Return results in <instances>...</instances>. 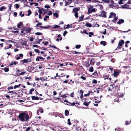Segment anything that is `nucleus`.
Returning a JSON list of instances; mask_svg holds the SVG:
<instances>
[{"label": "nucleus", "mask_w": 131, "mask_h": 131, "mask_svg": "<svg viewBox=\"0 0 131 131\" xmlns=\"http://www.w3.org/2000/svg\"><path fill=\"white\" fill-rule=\"evenodd\" d=\"M18 117L19 120L22 122L28 121L30 118L27 114L24 113H20Z\"/></svg>", "instance_id": "1"}, {"label": "nucleus", "mask_w": 131, "mask_h": 131, "mask_svg": "<svg viewBox=\"0 0 131 131\" xmlns=\"http://www.w3.org/2000/svg\"><path fill=\"white\" fill-rule=\"evenodd\" d=\"M124 43V41H119L117 47L116 49V50H118L122 48V45Z\"/></svg>", "instance_id": "2"}, {"label": "nucleus", "mask_w": 131, "mask_h": 131, "mask_svg": "<svg viewBox=\"0 0 131 131\" xmlns=\"http://www.w3.org/2000/svg\"><path fill=\"white\" fill-rule=\"evenodd\" d=\"M121 71L118 70L116 71L115 70L114 71V73H113V76L114 77H117L119 74L121 72Z\"/></svg>", "instance_id": "3"}, {"label": "nucleus", "mask_w": 131, "mask_h": 131, "mask_svg": "<svg viewBox=\"0 0 131 131\" xmlns=\"http://www.w3.org/2000/svg\"><path fill=\"white\" fill-rule=\"evenodd\" d=\"M106 13L103 10L102 12H101V15L99 16L102 17L104 18L106 17Z\"/></svg>", "instance_id": "4"}, {"label": "nucleus", "mask_w": 131, "mask_h": 131, "mask_svg": "<svg viewBox=\"0 0 131 131\" xmlns=\"http://www.w3.org/2000/svg\"><path fill=\"white\" fill-rule=\"evenodd\" d=\"M70 82H69L68 83L69 84H70L72 86H73L74 85L75 83H77V82L76 81L74 80H72V79L70 80Z\"/></svg>", "instance_id": "5"}, {"label": "nucleus", "mask_w": 131, "mask_h": 131, "mask_svg": "<svg viewBox=\"0 0 131 131\" xmlns=\"http://www.w3.org/2000/svg\"><path fill=\"white\" fill-rule=\"evenodd\" d=\"M95 12V8H93L92 9H91L90 8H89L88 9V12L87 14L88 15H89L91 13Z\"/></svg>", "instance_id": "6"}, {"label": "nucleus", "mask_w": 131, "mask_h": 131, "mask_svg": "<svg viewBox=\"0 0 131 131\" xmlns=\"http://www.w3.org/2000/svg\"><path fill=\"white\" fill-rule=\"evenodd\" d=\"M118 96L115 99H114V101L115 102H119V97H123V94H121L120 95H118Z\"/></svg>", "instance_id": "7"}, {"label": "nucleus", "mask_w": 131, "mask_h": 131, "mask_svg": "<svg viewBox=\"0 0 131 131\" xmlns=\"http://www.w3.org/2000/svg\"><path fill=\"white\" fill-rule=\"evenodd\" d=\"M40 79L42 82H43L45 81H48L49 80L47 78L45 77H40Z\"/></svg>", "instance_id": "8"}, {"label": "nucleus", "mask_w": 131, "mask_h": 131, "mask_svg": "<svg viewBox=\"0 0 131 131\" xmlns=\"http://www.w3.org/2000/svg\"><path fill=\"white\" fill-rule=\"evenodd\" d=\"M29 62V59H24L23 60H21L20 61V63L24 64V63H27Z\"/></svg>", "instance_id": "9"}, {"label": "nucleus", "mask_w": 131, "mask_h": 131, "mask_svg": "<svg viewBox=\"0 0 131 131\" xmlns=\"http://www.w3.org/2000/svg\"><path fill=\"white\" fill-rule=\"evenodd\" d=\"M121 6L122 7L121 8H125L129 9V6L127 4H125L124 5H121Z\"/></svg>", "instance_id": "10"}, {"label": "nucleus", "mask_w": 131, "mask_h": 131, "mask_svg": "<svg viewBox=\"0 0 131 131\" xmlns=\"http://www.w3.org/2000/svg\"><path fill=\"white\" fill-rule=\"evenodd\" d=\"M91 103V101H85L83 103V105L86 106H88L89 104Z\"/></svg>", "instance_id": "11"}, {"label": "nucleus", "mask_w": 131, "mask_h": 131, "mask_svg": "<svg viewBox=\"0 0 131 131\" xmlns=\"http://www.w3.org/2000/svg\"><path fill=\"white\" fill-rule=\"evenodd\" d=\"M20 43L21 45L23 46V45H25L26 46H27V47L28 46V45H27V41H21V42H20Z\"/></svg>", "instance_id": "12"}, {"label": "nucleus", "mask_w": 131, "mask_h": 131, "mask_svg": "<svg viewBox=\"0 0 131 131\" xmlns=\"http://www.w3.org/2000/svg\"><path fill=\"white\" fill-rule=\"evenodd\" d=\"M124 20L122 19H121L120 20H119V21L117 22V23L118 24H121L122 23H124Z\"/></svg>", "instance_id": "13"}, {"label": "nucleus", "mask_w": 131, "mask_h": 131, "mask_svg": "<svg viewBox=\"0 0 131 131\" xmlns=\"http://www.w3.org/2000/svg\"><path fill=\"white\" fill-rule=\"evenodd\" d=\"M31 98L32 100H39V98L37 96H32Z\"/></svg>", "instance_id": "14"}, {"label": "nucleus", "mask_w": 131, "mask_h": 131, "mask_svg": "<svg viewBox=\"0 0 131 131\" xmlns=\"http://www.w3.org/2000/svg\"><path fill=\"white\" fill-rule=\"evenodd\" d=\"M100 44L101 45H102L103 46H105L107 44V43L106 41H100Z\"/></svg>", "instance_id": "15"}, {"label": "nucleus", "mask_w": 131, "mask_h": 131, "mask_svg": "<svg viewBox=\"0 0 131 131\" xmlns=\"http://www.w3.org/2000/svg\"><path fill=\"white\" fill-rule=\"evenodd\" d=\"M80 8H74L73 10V11L74 13H77V12H78Z\"/></svg>", "instance_id": "16"}, {"label": "nucleus", "mask_w": 131, "mask_h": 131, "mask_svg": "<svg viewBox=\"0 0 131 131\" xmlns=\"http://www.w3.org/2000/svg\"><path fill=\"white\" fill-rule=\"evenodd\" d=\"M85 25L86 26L88 27H92V26L91 24L90 23H86Z\"/></svg>", "instance_id": "17"}, {"label": "nucleus", "mask_w": 131, "mask_h": 131, "mask_svg": "<svg viewBox=\"0 0 131 131\" xmlns=\"http://www.w3.org/2000/svg\"><path fill=\"white\" fill-rule=\"evenodd\" d=\"M69 114V111L67 110H66L65 111L64 114L66 116H68Z\"/></svg>", "instance_id": "18"}, {"label": "nucleus", "mask_w": 131, "mask_h": 131, "mask_svg": "<svg viewBox=\"0 0 131 131\" xmlns=\"http://www.w3.org/2000/svg\"><path fill=\"white\" fill-rule=\"evenodd\" d=\"M91 63L89 62V61H88V62L86 63L85 64V66L86 68L90 66Z\"/></svg>", "instance_id": "19"}, {"label": "nucleus", "mask_w": 131, "mask_h": 131, "mask_svg": "<svg viewBox=\"0 0 131 131\" xmlns=\"http://www.w3.org/2000/svg\"><path fill=\"white\" fill-rule=\"evenodd\" d=\"M114 86L115 88V89L116 90H120V89H119L120 85H115Z\"/></svg>", "instance_id": "20"}, {"label": "nucleus", "mask_w": 131, "mask_h": 131, "mask_svg": "<svg viewBox=\"0 0 131 131\" xmlns=\"http://www.w3.org/2000/svg\"><path fill=\"white\" fill-rule=\"evenodd\" d=\"M50 27L49 25H48L47 26H40L39 27L41 28H43L45 29H48L49 27Z\"/></svg>", "instance_id": "21"}, {"label": "nucleus", "mask_w": 131, "mask_h": 131, "mask_svg": "<svg viewBox=\"0 0 131 131\" xmlns=\"http://www.w3.org/2000/svg\"><path fill=\"white\" fill-rule=\"evenodd\" d=\"M8 45L9 46V47H7L5 46L4 47V49H5V50H6L7 49H8L9 48H11L12 47V45L11 44H9V45Z\"/></svg>", "instance_id": "22"}, {"label": "nucleus", "mask_w": 131, "mask_h": 131, "mask_svg": "<svg viewBox=\"0 0 131 131\" xmlns=\"http://www.w3.org/2000/svg\"><path fill=\"white\" fill-rule=\"evenodd\" d=\"M71 53H72L73 54H78V53H80V52H77L75 51H71L70 52Z\"/></svg>", "instance_id": "23"}, {"label": "nucleus", "mask_w": 131, "mask_h": 131, "mask_svg": "<svg viewBox=\"0 0 131 131\" xmlns=\"http://www.w3.org/2000/svg\"><path fill=\"white\" fill-rule=\"evenodd\" d=\"M109 77V74H108L107 75L105 74L103 75V77L104 78V79H107Z\"/></svg>", "instance_id": "24"}, {"label": "nucleus", "mask_w": 131, "mask_h": 131, "mask_svg": "<svg viewBox=\"0 0 131 131\" xmlns=\"http://www.w3.org/2000/svg\"><path fill=\"white\" fill-rule=\"evenodd\" d=\"M93 68L92 66L90 67L89 70V71L91 72H93Z\"/></svg>", "instance_id": "25"}, {"label": "nucleus", "mask_w": 131, "mask_h": 131, "mask_svg": "<svg viewBox=\"0 0 131 131\" xmlns=\"http://www.w3.org/2000/svg\"><path fill=\"white\" fill-rule=\"evenodd\" d=\"M77 129L79 131H84V129L82 128H81L80 127H78L77 128L76 127Z\"/></svg>", "instance_id": "26"}, {"label": "nucleus", "mask_w": 131, "mask_h": 131, "mask_svg": "<svg viewBox=\"0 0 131 131\" xmlns=\"http://www.w3.org/2000/svg\"><path fill=\"white\" fill-rule=\"evenodd\" d=\"M5 72H7L9 71V69L8 68L5 67L3 68Z\"/></svg>", "instance_id": "27"}, {"label": "nucleus", "mask_w": 131, "mask_h": 131, "mask_svg": "<svg viewBox=\"0 0 131 131\" xmlns=\"http://www.w3.org/2000/svg\"><path fill=\"white\" fill-rule=\"evenodd\" d=\"M49 18V16L48 15H46L43 18L44 21H46L47 20V18Z\"/></svg>", "instance_id": "28"}, {"label": "nucleus", "mask_w": 131, "mask_h": 131, "mask_svg": "<svg viewBox=\"0 0 131 131\" xmlns=\"http://www.w3.org/2000/svg\"><path fill=\"white\" fill-rule=\"evenodd\" d=\"M67 26V27H66V28H64L65 29L69 28L70 27L72 28V25H69V24H68Z\"/></svg>", "instance_id": "29"}, {"label": "nucleus", "mask_w": 131, "mask_h": 131, "mask_svg": "<svg viewBox=\"0 0 131 131\" xmlns=\"http://www.w3.org/2000/svg\"><path fill=\"white\" fill-rule=\"evenodd\" d=\"M43 8H42L41 9H39L38 10V12L40 14H42V10H43Z\"/></svg>", "instance_id": "30"}, {"label": "nucleus", "mask_w": 131, "mask_h": 131, "mask_svg": "<svg viewBox=\"0 0 131 131\" xmlns=\"http://www.w3.org/2000/svg\"><path fill=\"white\" fill-rule=\"evenodd\" d=\"M52 28H60V26L57 25H55Z\"/></svg>", "instance_id": "31"}, {"label": "nucleus", "mask_w": 131, "mask_h": 131, "mask_svg": "<svg viewBox=\"0 0 131 131\" xmlns=\"http://www.w3.org/2000/svg\"><path fill=\"white\" fill-rule=\"evenodd\" d=\"M31 127L30 126L29 127L27 128L25 131H32L31 129Z\"/></svg>", "instance_id": "32"}, {"label": "nucleus", "mask_w": 131, "mask_h": 131, "mask_svg": "<svg viewBox=\"0 0 131 131\" xmlns=\"http://www.w3.org/2000/svg\"><path fill=\"white\" fill-rule=\"evenodd\" d=\"M6 7L4 6H3L1 7L0 8V10L1 11H2L4 9H6Z\"/></svg>", "instance_id": "33"}, {"label": "nucleus", "mask_w": 131, "mask_h": 131, "mask_svg": "<svg viewBox=\"0 0 131 131\" xmlns=\"http://www.w3.org/2000/svg\"><path fill=\"white\" fill-rule=\"evenodd\" d=\"M84 17V15L81 16L80 17H79V21H82Z\"/></svg>", "instance_id": "34"}, {"label": "nucleus", "mask_w": 131, "mask_h": 131, "mask_svg": "<svg viewBox=\"0 0 131 131\" xmlns=\"http://www.w3.org/2000/svg\"><path fill=\"white\" fill-rule=\"evenodd\" d=\"M89 36L90 37H91L92 35H94L93 33L92 32H89Z\"/></svg>", "instance_id": "35"}, {"label": "nucleus", "mask_w": 131, "mask_h": 131, "mask_svg": "<svg viewBox=\"0 0 131 131\" xmlns=\"http://www.w3.org/2000/svg\"><path fill=\"white\" fill-rule=\"evenodd\" d=\"M34 89L33 88H32L29 91V94H32V92H33L34 91Z\"/></svg>", "instance_id": "36"}, {"label": "nucleus", "mask_w": 131, "mask_h": 131, "mask_svg": "<svg viewBox=\"0 0 131 131\" xmlns=\"http://www.w3.org/2000/svg\"><path fill=\"white\" fill-rule=\"evenodd\" d=\"M22 25V23L21 22H20L19 23V24H18L17 25V27L18 28H20V26H21Z\"/></svg>", "instance_id": "37"}, {"label": "nucleus", "mask_w": 131, "mask_h": 131, "mask_svg": "<svg viewBox=\"0 0 131 131\" xmlns=\"http://www.w3.org/2000/svg\"><path fill=\"white\" fill-rule=\"evenodd\" d=\"M53 15L54 16H55L56 18H58V13H55L53 14Z\"/></svg>", "instance_id": "38"}, {"label": "nucleus", "mask_w": 131, "mask_h": 131, "mask_svg": "<svg viewBox=\"0 0 131 131\" xmlns=\"http://www.w3.org/2000/svg\"><path fill=\"white\" fill-rule=\"evenodd\" d=\"M93 75H94L95 76H97L98 75V73L96 70L92 74Z\"/></svg>", "instance_id": "39"}, {"label": "nucleus", "mask_w": 131, "mask_h": 131, "mask_svg": "<svg viewBox=\"0 0 131 131\" xmlns=\"http://www.w3.org/2000/svg\"><path fill=\"white\" fill-rule=\"evenodd\" d=\"M97 83V81L95 79H93L92 81V83L93 84H96Z\"/></svg>", "instance_id": "40"}, {"label": "nucleus", "mask_w": 131, "mask_h": 131, "mask_svg": "<svg viewBox=\"0 0 131 131\" xmlns=\"http://www.w3.org/2000/svg\"><path fill=\"white\" fill-rule=\"evenodd\" d=\"M20 85H21V84H20L19 85H15L14 86V89H15L16 88H19L20 87Z\"/></svg>", "instance_id": "41"}, {"label": "nucleus", "mask_w": 131, "mask_h": 131, "mask_svg": "<svg viewBox=\"0 0 131 131\" xmlns=\"http://www.w3.org/2000/svg\"><path fill=\"white\" fill-rule=\"evenodd\" d=\"M81 47V45H76L75 46V48L77 49H79Z\"/></svg>", "instance_id": "42"}, {"label": "nucleus", "mask_w": 131, "mask_h": 131, "mask_svg": "<svg viewBox=\"0 0 131 131\" xmlns=\"http://www.w3.org/2000/svg\"><path fill=\"white\" fill-rule=\"evenodd\" d=\"M117 19H118V17H115V18L114 19H113L112 20V21L113 23H115V21Z\"/></svg>", "instance_id": "43"}, {"label": "nucleus", "mask_w": 131, "mask_h": 131, "mask_svg": "<svg viewBox=\"0 0 131 131\" xmlns=\"http://www.w3.org/2000/svg\"><path fill=\"white\" fill-rule=\"evenodd\" d=\"M118 6V5L116 4H115V5H114V4H110L109 5V6L110 7L112 6V7H114L115 6Z\"/></svg>", "instance_id": "44"}, {"label": "nucleus", "mask_w": 131, "mask_h": 131, "mask_svg": "<svg viewBox=\"0 0 131 131\" xmlns=\"http://www.w3.org/2000/svg\"><path fill=\"white\" fill-rule=\"evenodd\" d=\"M12 4H10L8 5V7H9V8L8 9L10 11V10H11V7H12Z\"/></svg>", "instance_id": "45"}, {"label": "nucleus", "mask_w": 131, "mask_h": 131, "mask_svg": "<svg viewBox=\"0 0 131 131\" xmlns=\"http://www.w3.org/2000/svg\"><path fill=\"white\" fill-rule=\"evenodd\" d=\"M28 13L27 15L28 16H29L31 13V12L30 9H29L28 12Z\"/></svg>", "instance_id": "46"}, {"label": "nucleus", "mask_w": 131, "mask_h": 131, "mask_svg": "<svg viewBox=\"0 0 131 131\" xmlns=\"http://www.w3.org/2000/svg\"><path fill=\"white\" fill-rule=\"evenodd\" d=\"M68 124L69 125H71V124L70 121V119L69 118L68 119Z\"/></svg>", "instance_id": "47"}, {"label": "nucleus", "mask_w": 131, "mask_h": 131, "mask_svg": "<svg viewBox=\"0 0 131 131\" xmlns=\"http://www.w3.org/2000/svg\"><path fill=\"white\" fill-rule=\"evenodd\" d=\"M131 121H126L125 122L126 123V125H127L129 124H130L131 123Z\"/></svg>", "instance_id": "48"}, {"label": "nucleus", "mask_w": 131, "mask_h": 131, "mask_svg": "<svg viewBox=\"0 0 131 131\" xmlns=\"http://www.w3.org/2000/svg\"><path fill=\"white\" fill-rule=\"evenodd\" d=\"M69 105H71L72 106H74L75 105V103H70L69 102Z\"/></svg>", "instance_id": "49"}, {"label": "nucleus", "mask_w": 131, "mask_h": 131, "mask_svg": "<svg viewBox=\"0 0 131 131\" xmlns=\"http://www.w3.org/2000/svg\"><path fill=\"white\" fill-rule=\"evenodd\" d=\"M34 51L37 53H39L40 52V51L39 50L36 49H35Z\"/></svg>", "instance_id": "50"}, {"label": "nucleus", "mask_w": 131, "mask_h": 131, "mask_svg": "<svg viewBox=\"0 0 131 131\" xmlns=\"http://www.w3.org/2000/svg\"><path fill=\"white\" fill-rule=\"evenodd\" d=\"M102 1L106 3H108L109 2V0H102Z\"/></svg>", "instance_id": "51"}, {"label": "nucleus", "mask_w": 131, "mask_h": 131, "mask_svg": "<svg viewBox=\"0 0 131 131\" xmlns=\"http://www.w3.org/2000/svg\"><path fill=\"white\" fill-rule=\"evenodd\" d=\"M35 34L37 35H41L42 34L41 32H37L35 33Z\"/></svg>", "instance_id": "52"}, {"label": "nucleus", "mask_w": 131, "mask_h": 131, "mask_svg": "<svg viewBox=\"0 0 131 131\" xmlns=\"http://www.w3.org/2000/svg\"><path fill=\"white\" fill-rule=\"evenodd\" d=\"M22 11H21L20 12V13H19V15L21 17H23L24 16V14H22Z\"/></svg>", "instance_id": "53"}, {"label": "nucleus", "mask_w": 131, "mask_h": 131, "mask_svg": "<svg viewBox=\"0 0 131 131\" xmlns=\"http://www.w3.org/2000/svg\"><path fill=\"white\" fill-rule=\"evenodd\" d=\"M124 1V0H120V1L119 2H118V4L120 5L123 4V3L122 2Z\"/></svg>", "instance_id": "54"}, {"label": "nucleus", "mask_w": 131, "mask_h": 131, "mask_svg": "<svg viewBox=\"0 0 131 131\" xmlns=\"http://www.w3.org/2000/svg\"><path fill=\"white\" fill-rule=\"evenodd\" d=\"M44 7L45 8L47 9H48L50 8V7L49 5H46Z\"/></svg>", "instance_id": "55"}, {"label": "nucleus", "mask_w": 131, "mask_h": 131, "mask_svg": "<svg viewBox=\"0 0 131 131\" xmlns=\"http://www.w3.org/2000/svg\"><path fill=\"white\" fill-rule=\"evenodd\" d=\"M42 25V23H38L37 24L36 26V27H38L39 25Z\"/></svg>", "instance_id": "56"}, {"label": "nucleus", "mask_w": 131, "mask_h": 131, "mask_svg": "<svg viewBox=\"0 0 131 131\" xmlns=\"http://www.w3.org/2000/svg\"><path fill=\"white\" fill-rule=\"evenodd\" d=\"M95 62V59H92L91 60L90 62L91 63V62H92L93 63H94Z\"/></svg>", "instance_id": "57"}, {"label": "nucleus", "mask_w": 131, "mask_h": 131, "mask_svg": "<svg viewBox=\"0 0 131 131\" xmlns=\"http://www.w3.org/2000/svg\"><path fill=\"white\" fill-rule=\"evenodd\" d=\"M68 32L66 31L65 30L63 34V35L64 36H65L66 35L67 33Z\"/></svg>", "instance_id": "58"}, {"label": "nucleus", "mask_w": 131, "mask_h": 131, "mask_svg": "<svg viewBox=\"0 0 131 131\" xmlns=\"http://www.w3.org/2000/svg\"><path fill=\"white\" fill-rule=\"evenodd\" d=\"M25 72H24H24H21V73H19L18 75H24V74H25Z\"/></svg>", "instance_id": "59"}, {"label": "nucleus", "mask_w": 131, "mask_h": 131, "mask_svg": "<svg viewBox=\"0 0 131 131\" xmlns=\"http://www.w3.org/2000/svg\"><path fill=\"white\" fill-rule=\"evenodd\" d=\"M60 97H62L65 98L67 97L66 96V94H64L63 95H61Z\"/></svg>", "instance_id": "60"}, {"label": "nucleus", "mask_w": 131, "mask_h": 131, "mask_svg": "<svg viewBox=\"0 0 131 131\" xmlns=\"http://www.w3.org/2000/svg\"><path fill=\"white\" fill-rule=\"evenodd\" d=\"M75 13V14H74V16H75V17L76 18L78 17V13L77 12V13Z\"/></svg>", "instance_id": "61"}, {"label": "nucleus", "mask_w": 131, "mask_h": 131, "mask_svg": "<svg viewBox=\"0 0 131 131\" xmlns=\"http://www.w3.org/2000/svg\"><path fill=\"white\" fill-rule=\"evenodd\" d=\"M15 5L17 9H18L19 8V6L18 4H16Z\"/></svg>", "instance_id": "62"}, {"label": "nucleus", "mask_w": 131, "mask_h": 131, "mask_svg": "<svg viewBox=\"0 0 131 131\" xmlns=\"http://www.w3.org/2000/svg\"><path fill=\"white\" fill-rule=\"evenodd\" d=\"M115 59H114V58H111V62L113 63H114V62H115Z\"/></svg>", "instance_id": "63"}, {"label": "nucleus", "mask_w": 131, "mask_h": 131, "mask_svg": "<svg viewBox=\"0 0 131 131\" xmlns=\"http://www.w3.org/2000/svg\"><path fill=\"white\" fill-rule=\"evenodd\" d=\"M52 12L51 11H50L49 12V13L48 14V15L49 16L51 15H52Z\"/></svg>", "instance_id": "64"}]
</instances>
